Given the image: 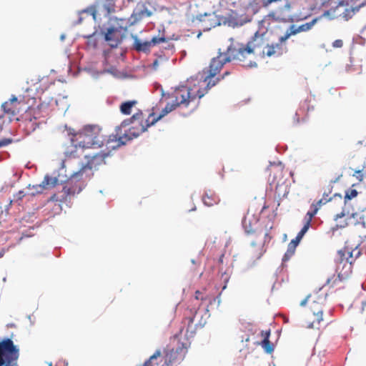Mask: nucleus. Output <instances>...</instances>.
Masks as SVG:
<instances>
[{"label": "nucleus", "instance_id": "f257e3e1", "mask_svg": "<svg viewBox=\"0 0 366 366\" xmlns=\"http://www.w3.org/2000/svg\"><path fill=\"white\" fill-rule=\"evenodd\" d=\"M234 51V49L232 45H230L225 53H220L217 57L212 59L208 69L204 71L207 74L204 77H192L186 81L184 85L175 88L172 93L168 94L170 102L167 104L158 117H155L154 114L152 113L145 119L142 111L133 114L127 120L132 126L124 136L119 137L118 140L115 141L116 145L111 146L112 149L118 148L121 145L125 144L127 142L139 137L148 127L154 124L169 112L177 108H188L196 99L203 97L212 87L223 79L225 75L229 74V71H226L221 76H216L224 64L231 61H239V57Z\"/></svg>", "mask_w": 366, "mask_h": 366}, {"label": "nucleus", "instance_id": "f03ea898", "mask_svg": "<svg viewBox=\"0 0 366 366\" xmlns=\"http://www.w3.org/2000/svg\"><path fill=\"white\" fill-rule=\"evenodd\" d=\"M110 156V151H101L92 155H85L86 162L81 163L79 169L71 174L63 187L66 197L80 192L83 185L82 181L90 179L93 174L92 171L97 170L100 166L106 164V159Z\"/></svg>", "mask_w": 366, "mask_h": 366}, {"label": "nucleus", "instance_id": "7ed1b4c3", "mask_svg": "<svg viewBox=\"0 0 366 366\" xmlns=\"http://www.w3.org/2000/svg\"><path fill=\"white\" fill-rule=\"evenodd\" d=\"M267 38L266 33L256 32L254 36L247 44H232L234 49V54L239 57V61L247 67L256 66L257 58H264V50L267 45Z\"/></svg>", "mask_w": 366, "mask_h": 366}, {"label": "nucleus", "instance_id": "20e7f679", "mask_svg": "<svg viewBox=\"0 0 366 366\" xmlns=\"http://www.w3.org/2000/svg\"><path fill=\"white\" fill-rule=\"evenodd\" d=\"M327 295L321 291L310 294L301 302V306L308 307L306 326L308 328L320 329L323 322V310L326 302Z\"/></svg>", "mask_w": 366, "mask_h": 366}, {"label": "nucleus", "instance_id": "39448f33", "mask_svg": "<svg viewBox=\"0 0 366 366\" xmlns=\"http://www.w3.org/2000/svg\"><path fill=\"white\" fill-rule=\"evenodd\" d=\"M71 142L75 147L82 149L99 148L104 144L102 129L97 125H87L73 134Z\"/></svg>", "mask_w": 366, "mask_h": 366}, {"label": "nucleus", "instance_id": "423d86ee", "mask_svg": "<svg viewBox=\"0 0 366 366\" xmlns=\"http://www.w3.org/2000/svg\"><path fill=\"white\" fill-rule=\"evenodd\" d=\"M19 350L10 338L0 341V366H17Z\"/></svg>", "mask_w": 366, "mask_h": 366}, {"label": "nucleus", "instance_id": "0eeeda50", "mask_svg": "<svg viewBox=\"0 0 366 366\" xmlns=\"http://www.w3.org/2000/svg\"><path fill=\"white\" fill-rule=\"evenodd\" d=\"M269 175L268 181L270 185L275 189V193L280 197L281 193L280 189L285 187L282 196H285L288 192L287 191V186L285 184V178L284 174V167L282 164H271L269 167Z\"/></svg>", "mask_w": 366, "mask_h": 366}, {"label": "nucleus", "instance_id": "6e6552de", "mask_svg": "<svg viewBox=\"0 0 366 366\" xmlns=\"http://www.w3.org/2000/svg\"><path fill=\"white\" fill-rule=\"evenodd\" d=\"M177 352L174 350L167 352L163 355L159 350H157L150 358L145 362L143 366H169L175 360Z\"/></svg>", "mask_w": 366, "mask_h": 366}, {"label": "nucleus", "instance_id": "1a4fd4ad", "mask_svg": "<svg viewBox=\"0 0 366 366\" xmlns=\"http://www.w3.org/2000/svg\"><path fill=\"white\" fill-rule=\"evenodd\" d=\"M338 254L340 257V262L337 266V269L340 270L338 277L340 279H345L349 277L352 272V261L350 260V259L352 258V253L348 249L345 248L340 249Z\"/></svg>", "mask_w": 366, "mask_h": 366}, {"label": "nucleus", "instance_id": "9d476101", "mask_svg": "<svg viewBox=\"0 0 366 366\" xmlns=\"http://www.w3.org/2000/svg\"><path fill=\"white\" fill-rule=\"evenodd\" d=\"M26 103L24 97L12 96L7 102L2 104L1 108L4 112L9 115V118L16 116L20 110V104Z\"/></svg>", "mask_w": 366, "mask_h": 366}, {"label": "nucleus", "instance_id": "9b49d317", "mask_svg": "<svg viewBox=\"0 0 366 366\" xmlns=\"http://www.w3.org/2000/svg\"><path fill=\"white\" fill-rule=\"evenodd\" d=\"M330 16V11H325L320 17L315 18L310 22L302 24L297 29H295V25H292L290 26V31H287L284 36H281L280 40L282 41H285L292 35H295L300 31H305L310 30L320 19H321L322 17H326V16Z\"/></svg>", "mask_w": 366, "mask_h": 366}, {"label": "nucleus", "instance_id": "f8f14e48", "mask_svg": "<svg viewBox=\"0 0 366 366\" xmlns=\"http://www.w3.org/2000/svg\"><path fill=\"white\" fill-rule=\"evenodd\" d=\"M152 11H150L144 2H139L134 8L131 16L132 24H135L142 19L151 16Z\"/></svg>", "mask_w": 366, "mask_h": 366}, {"label": "nucleus", "instance_id": "ddd939ff", "mask_svg": "<svg viewBox=\"0 0 366 366\" xmlns=\"http://www.w3.org/2000/svg\"><path fill=\"white\" fill-rule=\"evenodd\" d=\"M165 41H166L165 37L154 36L150 41H146L144 42H142L137 38H135L134 46V49L137 51H143V52L146 53V52L149 51L152 46H154L157 44H159L160 43L165 42Z\"/></svg>", "mask_w": 366, "mask_h": 366}, {"label": "nucleus", "instance_id": "4468645a", "mask_svg": "<svg viewBox=\"0 0 366 366\" xmlns=\"http://www.w3.org/2000/svg\"><path fill=\"white\" fill-rule=\"evenodd\" d=\"M259 219L254 215L248 212L242 219V226L247 234H252L256 232V227Z\"/></svg>", "mask_w": 366, "mask_h": 366}, {"label": "nucleus", "instance_id": "2eb2a0df", "mask_svg": "<svg viewBox=\"0 0 366 366\" xmlns=\"http://www.w3.org/2000/svg\"><path fill=\"white\" fill-rule=\"evenodd\" d=\"M220 294L217 297H214V296L207 293L204 290V291H199V290H197L195 292V299L199 300H200L202 302H204V301H207L208 302V305H207V307H206V310L207 312H209V306H211L212 305V303H215L216 302H217V306L219 305L220 304Z\"/></svg>", "mask_w": 366, "mask_h": 366}, {"label": "nucleus", "instance_id": "dca6fc26", "mask_svg": "<svg viewBox=\"0 0 366 366\" xmlns=\"http://www.w3.org/2000/svg\"><path fill=\"white\" fill-rule=\"evenodd\" d=\"M285 41H282L280 39H279V42L275 44H269V42L267 41L264 50V57H270L274 55H281L283 52L282 44Z\"/></svg>", "mask_w": 366, "mask_h": 366}, {"label": "nucleus", "instance_id": "f3484780", "mask_svg": "<svg viewBox=\"0 0 366 366\" xmlns=\"http://www.w3.org/2000/svg\"><path fill=\"white\" fill-rule=\"evenodd\" d=\"M117 33V29L111 27L108 29L107 32L104 34V39L112 47H116L120 43V39Z\"/></svg>", "mask_w": 366, "mask_h": 366}, {"label": "nucleus", "instance_id": "a211bd4d", "mask_svg": "<svg viewBox=\"0 0 366 366\" xmlns=\"http://www.w3.org/2000/svg\"><path fill=\"white\" fill-rule=\"evenodd\" d=\"M347 225L361 226L362 228L366 227L364 215L361 213H352L347 217Z\"/></svg>", "mask_w": 366, "mask_h": 366}, {"label": "nucleus", "instance_id": "6ab92c4d", "mask_svg": "<svg viewBox=\"0 0 366 366\" xmlns=\"http://www.w3.org/2000/svg\"><path fill=\"white\" fill-rule=\"evenodd\" d=\"M203 203L207 207L217 204L220 199L219 196L213 191L209 190L202 197Z\"/></svg>", "mask_w": 366, "mask_h": 366}, {"label": "nucleus", "instance_id": "aec40b11", "mask_svg": "<svg viewBox=\"0 0 366 366\" xmlns=\"http://www.w3.org/2000/svg\"><path fill=\"white\" fill-rule=\"evenodd\" d=\"M356 3L357 0H351V8L345 9V12L343 13V18H345L346 20L350 19L353 14L360 9V7L365 4V1H362L357 4Z\"/></svg>", "mask_w": 366, "mask_h": 366}, {"label": "nucleus", "instance_id": "412c9836", "mask_svg": "<svg viewBox=\"0 0 366 366\" xmlns=\"http://www.w3.org/2000/svg\"><path fill=\"white\" fill-rule=\"evenodd\" d=\"M137 100H130L124 102L119 106L120 112L124 115H129L132 113V108L137 104Z\"/></svg>", "mask_w": 366, "mask_h": 366}, {"label": "nucleus", "instance_id": "4be33fe9", "mask_svg": "<svg viewBox=\"0 0 366 366\" xmlns=\"http://www.w3.org/2000/svg\"><path fill=\"white\" fill-rule=\"evenodd\" d=\"M330 201V199H322L321 198L316 202H313L310 206V210L307 213L309 214H312V217H315L317 213L318 210L322 207V206L325 205L326 203Z\"/></svg>", "mask_w": 366, "mask_h": 366}, {"label": "nucleus", "instance_id": "5701e85b", "mask_svg": "<svg viewBox=\"0 0 366 366\" xmlns=\"http://www.w3.org/2000/svg\"><path fill=\"white\" fill-rule=\"evenodd\" d=\"M169 62V58L165 55H159L152 63V69L154 70H157L159 68H163L167 65Z\"/></svg>", "mask_w": 366, "mask_h": 366}, {"label": "nucleus", "instance_id": "b1692460", "mask_svg": "<svg viewBox=\"0 0 366 366\" xmlns=\"http://www.w3.org/2000/svg\"><path fill=\"white\" fill-rule=\"evenodd\" d=\"M41 183L44 186L45 189H49L56 187L59 183V179L56 177H52L46 174L44 176Z\"/></svg>", "mask_w": 366, "mask_h": 366}, {"label": "nucleus", "instance_id": "393cba45", "mask_svg": "<svg viewBox=\"0 0 366 366\" xmlns=\"http://www.w3.org/2000/svg\"><path fill=\"white\" fill-rule=\"evenodd\" d=\"M274 3L283 4L282 11H289L291 9V4L289 0H262V4L264 6H268L269 5Z\"/></svg>", "mask_w": 366, "mask_h": 366}, {"label": "nucleus", "instance_id": "a878e982", "mask_svg": "<svg viewBox=\"0 0 366 366\" xmlns=\"http://www.w3.org/2000/svg\"><path fill=\"white\" fill-rule=\"evenodd\" d=\"M313 217H312V214H309L307 213L305 214L304 218V226L297 234L299 235V237H303L305 233L308 231Z\"/></svg>", "mask_w": 366, "mask_h": 366}, {"label": "nucleus", "instance_id": "bb28decb", "mask_svg": "<svg viewBox=\"0 0 366 366\" xmlns=\"http://www.w3.org/2000/svg\"><path fill=\"white\" fill-rule=\"evenodd\" d=\"M26 195L24 190H19L13 195V198L9 201V207L12 204L21 205L23 198Z\"/></svg>", "mask_w": 366, "mask_h": 366}, {"label": "nucleus", "instance_id": "cd10ccee", "mask_svg": "<svg viewBox=\"0 0 366 366\" xmlns=\"http://www.w3.org/2000/svg\"><path fill=\"white\" fill-rule=\"evenodd\" d=\"M44 187V186L42 185V183L34 185L29 184L27 186V188L29 189H33L34 191L31 192L30 193H28V194L31 196H35L36 194H41L44 192V190H46Z\"/></svg>", "mask_w": 366, "mask_h": 366}, {"label": "nucleus", "instance_id": "c85d7f7f", "mask_svg": "<svg viewBox=\"0 0 366 366\" xmlns=\"http://www.w3.org/2000/svg\"><path fill=\"white\" fill-rule=\"evenodd\" d=\"M261 345L267 353H271L274 350L273 344L269 341V339L264 338Z\"/></svg>", "mask_w": 366, "mask_h": 366}, {"label": "nucleus", "instance_id": "c756f323", "mask_svg": "<svg viewBox=\"0 0 366 366\" xmlns=\"http://www.w3.org/2000/svg\"><path fill=\"white\" fill-rule=\"evenodd\" d=\"M104 8L107 11L108 14H111L115 11V1L114 0H106L104 4Z\"/></svg>", "mask_w": 366, "mask_h": 366}, {"label": "nucleus", "instance_id": "7c9ffc66", "mask_svg": "<svg viewBox=\"0 0 366 366\" xmlns=\"http://www.w3.org/2000/svg\"><path fill=\"white\" fill-rule=\"evenodd\" d=\"M358 194V192L355 189H349L345 192V202L348 200H351L352 199L356 197Z\"/></svg>", "mask_w": 366, "mask_h": 366}, {"label": "nucleus", "instance_id": "2f4dec72", "mask_svg": "<svg viewBox=\"0 0 366 366\" xmlns=\"http://www.w3.org/2000/svg\"><path fill=\"white\" fill-rule=\"evenodd\" d=\"M295 248H296V247L292 243L290 242L288 244L287 251L286 252V253L285 254V256L283 257L284 261L287 260L291 256L293 255V254L295 253Z\"/></svg>", "mask_w": 366, "mask_h": 366}, {"label": "nucleus", "instance_id": "473e14b6", "mask_svg": "<svg viewBox=\"0 0 366 366\" xmlns=\"http://www.w3.org/2000/svg\"><path fill=\"white\" fill-rule=\"evenodd\" d=\"M222 279L223 280V281L224 282V285L222 287V290H224L227 287V282L229 281V277L227 273L224 272V273L222 274Z\"/></svg>", "mask_w": 366, "mask_h": 366}, {"label": "nucleus", "instance_id": "72a5a7b5", "mask_svg": "<svg viewBox=\"0 0 366 366\" xmlns=\"http://www.w3.org/2000/svg\"><path fill=\"white\" fill-rule=\"evenodd\" d=\"M332 46L334 48H342L343 46V41L342 39H337L333 41Z\"/></svg>", "mask_w": 366, "mask_h": 366}, {"label": "nucleus", "instance_id": "f704fd0d", "mask_svg": "<svg viewBox=\"0 0 366 366\" xmlns=\"http://www.w3.org/2000/svg\"><path fill=\"white\" fill-rule=\"evenodd\" d=\"M12 142L11 139H3L0 140V148L2 147L7 146L8 144H11Z\"/></svg>", "mask_w": 366, "mask_h": 366}, {"label": "nucleus", "instance_id": "c9c22d12", "mask_svg": "<svg viewBox=\"0 0 366 366\" xmlns=\"http://www.w3.org/2000/svg\"><path fill=\"white\" fill-rule=\"evenodd\" d=\"M332 187H330L328 188L327 189V192L325 191L322 194V199H330V200L332 199V197H330L331 192H332Z\"/></svg>", "mask_w": 366, "mask_h": 366}, {"label": "nucleus", "instance_id": "e433bc0d", "mask_svg": "<svg viewBox=\"0 0 366 366\" xmlns=\"http://www.w3.org/2000/svg\"><path fill=\"white\" fill-rule=\"evenodd\" d=\"M302 237H299V235L297 234L295 239H292L290 242L292 243L295 247H297L302 239Z\"/></svg>", "mask_w": 366, "mask_h": 366}, {"label": "nucleus", "instance_id": "4c0bfd02", "mask_svg": "<svg viewBox=\"0 0 366 366\" xmlns=\"http://www.w3.org/2000/svg\"><path fill=\"white\" fill-rule=\"evenodd\" d=\"M261 334L262 336L264 337V338L269 339L270 335V330L262 331Z\"/></svg>", "mask_w": 366, "mask_h": 366}, {"label": "nucleus", "instance_id": "58836bf2", "mask_svg": "<svg viewBox=\"0 0 366 366\" xmlns=\"http://www.w3.org/2000/svg\"><path fill=\"white\" fill-rule=\"evenodd\" d=\"M299 116H300L299 112H297L295 113V117H294V121H295V123H297V124H298V123L300 122V117H299Z\"/></svg>", "mask_w": 366, "mask_h": 366}, {"label": "nucleus", "instance_id": "ea45409f", "mask_svg": "<svg viewBox=\"0 0 366 366\" xmlns=\"http://www.w3.org/2000/svg\"><path fill=\"white\" fill-rule=\"evenodd\" d=\"M185 320L187 321V322H188V327H189L190 326V325L193 323L194 317H187V318L185 319Z\"/></svg>", "mask_w": 366, "mask_h": 366}, {"label": "nucleus", "instance_id": "a19ab883", "mask_svg": "<svg viewBox=\"0 0 366 366\" xmlns=\"http://www.w3.org/2000/svg\"><path fill=\"white\" fill-rule=\"evenodd\" d=\"M288 17H289L288 16H277V19H280V20L285 21H287Z\"/></svg>", "mask_w": 366, "mask_h": 366}, {"label": "nucleus", "instance_id": "79ce46f5", "mask_svg": "<svg viewBox=\"0 0 366 366\" xmlns=\"http://www.w3.org/2000/svg\"><path fill=\"white\" fill-rule=\"evenodd\" d=\"M344 216H345V213H344L343 212H342L341 213L337 214L336 215V218H335V219L337 220V219H338L339 218H342V217H343Z\"/></svg>", "mask_w": 366, "mask_h": 366}, {"label": "nucleus", "instance_id": "37998d69", "mask_svg": "<svg viewBox=\"0 0 366 366\" xmlns=\"http://www.w3.org/2000/svg\"><path fill=\"white\" fill-rule=\"evenodd\" d=\"M223 257H224V254H222L219 257V262L220 263H222L223 262Z\"/></svg>", "mask_w": 366, "mask_h": 366}, {"label": "nucleus", "instance_id": "c03bdc74", "mask_svg": "<svg viewBox=\"0 0 366 366\" xmlns=\"http://www.w3.org/2000/svg\"><path fill=\"white\" fill-rule=\"evenodd\" d=\"M276 14H277V13L273 11V12H272L269 15H270V16H272L273 17H275V16H276Z\"/></svg>", "mask_w": 366, "mask_h": 366}, {"label": "nucleus", "instance_id": "a18cd8bd", "mask_svg": "<svg viewBox=\"0 0 366 366\" xmlns=\"http://www.w3.org/2000/svg\"><path fill=\"white\" fill-rule=\"evenodd\" d=\"M260 250H261V252L258 254V257H257L258 258H259L262 254V249H260Z\"/></svg>", "mask_w": 366, "mask_h": 366}, {"label": "nucleus", "instance_id": "49530a36", "mask_svg": "<svg viewBox=\"0 0 366 366\" xmlns=\"http://www.w3.org/2000/svg\"><path fill=\"white\" fill-rule=\"evenodd\" d=\"M195 107L196 106H194L192 108L189 109V112H192L194 109Z\"/></svg>", "mask_w": 366, "mask_h": 366}, {"label": "nucleus", "instance_id": "de8ad7c7", "mask_svg": "<svg viewBox=\"0 0 366 366\" xmlns=\"http://www.w3.org/2000/svg\"><path fill=\"white\" fill-rule=\"evenodd\" d=\"M55 197H56V195H54V196L51 197V199L54 200V199H56Z\"/></svg>", "mask_w": 366, "mask_h": 366}, {"label": "nucleus", "instance_id": "09e8293b", "mask_svg": "<svg viewBox=\"0 0 366 366\" xmlns=\"http://www.w3.org/2000/svg\"><path fill=\"white\" fill-rule=\"evenodd\" d=\"M267 207H268L267 206L264 205V207H263L262 209H267Z\"/></svg>", "mask_w": 366, "mask_h": 366}, {"label": "nucleus", "instance_id": "8fccbe9b", "mask_svg": "<svg viewBox=\"0 0 366 366\" xmlns=\"http://www.w3.org/2000/svg\"><path fill=\"white\" fill-rule=\"evenodd\" d=\"M330 279H327V284H330Z\"/></svg>", "mask_w": 366, "mask_h": 366}, {"label": "nucleus", "instance_id": "3c124183", "mask_svg": "<svg viewBox=\"0 0 366 366\" xmlns=\"http://www.w3.org/2000/svg\"><path fill=\"white\" fill-rule=\"evenodd\" d=\"M114 139H111V141L112 142ZM110 143V139L107 141V144H109Z\"/></svg>", "mask_w": 366, "mask_h": 366}, {"label": "nucleus", "instance_id": "603ef678", "mask_svg": "<svg viewBox=\"0 0 366 366\" xmlns=\"http://www.w3.org/2000/svg\"><path fill=\"white\" fill-rule=\"evenodd\" d=\"M335 196H338L339 197H341V195L340 194H335Z\"/></svg>", "mask_w": 366, "mask_h": 366}, {"label": "nucleus", "instance_id": "864d4df0", "mask_svg": "<svg viewBox=\"0 0 366 366\" xmlns=\"http://www.w3.org/2000/svg\"><path fill=\"white\" fill-rule=\"evenodd\" d=\"M124 123L125 124H128V123H127V121H126V120H125V121H124Z\"/></svg>", "mask_w": 366, "mask_h": 366}, {"label": "nucleus", "instance_id": "5fc2aeb1", "mask_svg": "<svg viewBox=\"0 0 366 366\" xmlns=\"http://www.w3.org/2000/svg\"><path fill=\"white\" fill-rule=\"evenodd\" d=\"M3 256V254L0 253V258Z\"/></svg>", "mask_w": 366, "mask_h": 366}]
</instances>
